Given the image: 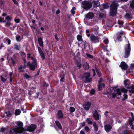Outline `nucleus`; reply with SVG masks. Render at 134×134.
<instances>
[{
	"mask_svg": "<svg viewBox=\"0 0 134 134\" xmlns=\"http://www.w3.org/2000/svg\"><path fill=\"white\" fill-rule=\"evenodd\" d=\"M13 58H12L11 59V60L12 63L13 64H15V62L14 59H15V57L14 56H13Z\"/></svg>",
	"mask_w": 134,
	"mask_h": 134,
	"instance_id": "34",
	"label": "nucleus"
},
{
	"mask_svg": "<svg viewBox=\"0 0 134 134\" xmlns=\"http://www.w3.org/2000/svg\"><path fill=\"white\" fill-rule=\"evenodd\" d=\"M103 81V79L102 78H100V80L98 81L99 82V84H100V83Z\"/></svg>",
	"mask_w": 134,
	"mask_h": 134,
	"instance_id": "52",
	"label": "nucleus"
},
{
	"mask_svg": "<svg viewBox=\"0 0 134 134\" xmlns=\"http://www.w3.org/2000/svg\"><path fill=\"white\" fill-rule=\"evenodd\" d=\"M6 21L4 20V18H2V17H0V22H4V23L6 22Z\"/></svg>",
	"mask_w": 134,
	"mask_h": 134,
	"instance_id": "32",
	"label": "nucleus"
},
{
	"mask_svg": "<svg viewBox=\"0 0 134 134\" xmlns=\"http://www.w3.org/2000/svg\"><path fill=\"white\" fill-rule=\"evenodd\" d=\"M130 6L134 9V0H133L132 3H131Z\"/></svg>",
	"mask_w": 134,
	"mask_h": 134,
	"instance_id": "35",
	"label": "nucleus"
},
{
	"mask_svg": "<svg viewBox=\"0 0 134 134\" xmlns=\"http://www.w3.org/2000/svg\"><path fill=\"white\" fill-rule=\"evenodd\" d=\"M126 18L127 19H131L132 18L131 15L129 14H126Z\"/></svg>",
	"mask_w": 134,
	"mask_h": 134,
	"instance_id": "29",
	"label": "nucleus"
},
{
	"mask_svg": "<svg viewBox=\"0 0 134 134\" xmlns=\"http://www.w3.org/2000/svg\"><path fill=\"white\" fill-rule=\"evenodd\" d=\"M58 114L59 118H62L63 117V114L62 111L59 110L58 112Z\"/></svg>",
	"mask_w": 134,
	"mask_h": 134,
	"instance_id": "21",
	"label": "nucleus"
},
{
	"mask_svg": "<svg viewBox=\"0 0 134 134\" xmlns=\"http://www.w3.org/2000/svg\"><path fill=\"white\" fill-rule=\"evenodd\" d=\"M75 10V7L73 8L72 10H71V12L72 14H74L75 13L74 10Z\"/></svg>",
	"mask_w": 134,
	"mask_h": 134,
	"instance_id": "37",
	"label": "nucleus"
},
{
	"mask_svg": "<svg viewBox=\"0 0 134 134\" xmlns=\"http://www.w3.org/2000/svg\"><path fill=\"white\" fill-rule=\"evenodd\" d=\"M5 19L7 21H10L12 20V18L8 16L5 18Z\"/></svg>",
	"mask_w": 134,
	"mask_h": 134,
	"instance_id": "26",
	"label": "nucleus"
},
{
	"mask_svg": "<svg viewBox=\"0 0 134 134\" xmlns=\"http://www.w3.org/2000/svg\"><path fill=\"white\" fill-rule=\"evenodd\" d=\"M54 36H55V39L57 41H58V40H59V39H58V37L57 36V34H55Z\"/></svg>",
	"mask_w": 134,
	"mask_h": 134,
	"instance_id": "46",
	"label": "nucleus"
},
{
	"mask_svg": "<svg viewBox=\"0 0 134 134\" xmlns=\"http://www.w3.org/2000/svg\"><path fill=\"white\" fill-rule=\"evenodd\" d=\"M22 66H20L19 68V70L21 72V71H23V70H22Z\"/></svg>",
	"mask_w": 134,
	"mask_h": 134,
	"instance_id": "53",
	"label": "nucleus"
},
{
	"mask_svg": "<svg viewBox=\"0 0 134 134\" xmlns=\"http://www.w3.org/2000/svg\"><path fill=\"white\" fill-rule=\"evenodd\" d=\"M104 42H105V44H108V39H106L104 41Z\"/></svg>",
	"mask_w": 134,
	"mask_h": 134,
	"instance_id": "45",
	"label": "nucleus"
},
{
	"mask_svg": "<svg viewBox=\"0 0 134 134\" xmlns=\"http://www.w3.org/2000/svg\"><path fill=\"white\" fill-rule=\"evenodd\" d=\"M14 3L15 4H18V2H17V1H14Z\"/></svg>",
	"mask_w": 134,
	"mask_h": 134,
	"instance_id": "64",
	"label": "nucleus"
},
{
	"mask_svg": "<svg viewBox=\"0 0 134 134\" xmlns=\"http://www.w3.org/2000/svg\"><path fill=\"white\" fill-rule=\"evenodd\" d=\"M17 125L19 127L13 129L12 130H10L9 133L12 134H17V133H21L23 131L24 129L22 127L23 123L21 122H19L18 123Z\"/></svg>",
	"mask_w": 134,
	"mask_h": 134,
	"instance_id": "2",
	"label": "nucleus"
},
{
	"mask_svg": "<svg viewBox=\"0 0 134 134\" xmlns=\"http://www.w3.org/2000/svg\"><path fill=\"white\" fill-rule=\"evenodd\" d=\"M77 38L78 40L79 41H82V37L80 35H79L77 36Z\"/></svg>",
	"mask_w": 134,
	"mask_h": 134,
	"instance_id": "28",
	"label": "nucleus"
},
{
	"mask_svg": "<svg viewBox=\"0 0 134 134\" xmlns=\"http://www.w3.org/2000/svg\"><path fill=\"white\" fill-rule=\"evenodd\" d=\"M12 75H13V73L12 72H11L10 74L9 75L10 76V77H12Z\"/></svg>",
	"mask_w": 134,
	"mask_h": 134,
	"instance_id": "61",
	"label": "nucleus"
},
{
	"mask_svg": "<svg viewBox=\"0 0 134 134\" xmlns=\"http://www.w3.org/2000/svg\"><path fill=\"white\" fill-rule=\"evenodd\" d=\"M118 24L120 25H122L123 22V21H120L119 20L118 21Z\"/></svg>",
	"mask_w": 134,
	"mask_h": 134,
	"instance_id": "40",
	"label": "nucleus"
},
{
	"mask_svg": "<svg viewBox=\"0 0 134 134\" xmlns=\"http://www.w3.org/2000/svg\"><path fill=\"white\" fill-rule=\"evenodd\" d=\"M127 48L126 49V58L129 57L130 55V52L131 50L130 44L129 43L127 45Z\"/></svg>",
	"mask_w": 134,
	"mask_h": 134,
	"instance_id": "11",
	"label": "nucleus"
},
{
	"mask_svg": "<svg viewBox=\"0 0 134 134\" xmlns=\"http://www.w3.org/2000/svg\"><path fill=\"white\" fill-rule=\"evenodd\" d=\"M11 24L10 22V21H7L5 24V25L6 26L7 25H9V26Z\"/></svg>",
	"mask_w": 134,
	"mask_h": 134,
	"instance_id": "39",
	"label": "nucleus"
},
{
	"mask_svg": "<svg viewBox=\"0 0 134 134\" xmlns=\"http://www.w3.org/2000/svg\"><path fill=\"white\" fill-rule=\"evenodd\" d=\"M20 37V36H16V40L17 41H19Z\"/></svg>",
	"mask_w": 134,
	"mask_h": 134,
	"instance_id": "43",
	"label": "nucleus"
},
{
	"mask_svg": "<svg viewBox=\"0 0 134 134\" xmlns=\"http://www.w3.org/2000/svg\"><path fill=\"white\" fill-rule=\"evenodd\" d=\"M27 57L28 58H30L31 57L30 56L31 55V54L30 53H29L27 54Z\"/></svg>",
	"mask_w": 134,
	"mask_h": 134,
	"instance_id": "55",
	"label": "nucleus"
},
{
	"mask_svg": "<svg viewBox=\"0 0 134 134\" xmlns=\"http://www.w3.org/2000/svg\"><path fill=\"white\" fill-rule=\"evenodd\" d=\"M93 125L94 127V130L96 131H97L98 129V127L96 123L94 122L93 123Z\"/></svg>",
	"mask_w": 134,
	"mask_h": 134,
	"instance_id": "22",
	"label": "nucleus"
},
{
	"mask_svg": "<svg viewBox=\"0 0 134 134\" xmlns=\"http://www.w3.org/2000/svg\"><path fill=\"white\" fill-rule=\"evenodd\" d=\"M94 16L93 13L90 12L88 13L86 16V17L89 19H92Z\"/></svg>",
	"mask_w": 134,
	"mask_h": 134,
	"instance_id": "12",
	"label": "nucleus"
},
{
	"mask_svg": "<svg viewBox=\"0 0 134 134\" xmlns=\"http://www.w3.org/2000/svg\"><path fill=\"white\" fill-rule=\"evenodd\" d=\"M36 126L35 125L32 124L28 127L27 129L29 131H33L36 129Z\"/></svg>",
	"mask_w": 134,
	"mask_h": 134,
	"instance_id": "10",
	"label": "nucleus"
},
{
	"mask_svg": "<svg viewBox=\"0 0 134 134\" xmlns=\"http://www.w3.org/2000/svg\"><path fill=\"white\" fill-rule=\"evenodd\" d=\"M88 124H92V121H89L88 122Z\"/></svg>",
	"mask_w": 134,
	"mask_h": 134,
	"instance_id": "57",
	"label": "nucleus"
},
{
	"mask_svg": "<svg viewBox=\"0 0 134 134\" xmlns=\"http://www.w3.org/2000/svg\"><path fill=\"white\" fill-rule=\"evenodd\" d=\"M120 66L122 69L126 70V63L125 62H121Z\"/></svg>",
	"mask_w": 134,
	"mask_h": 134,
	"instance_id": "16",
	"label": "nucleus"
},
{
	"mask_svg": "<svg viewBox=\"0 0 134 134\" xmlns=\"http://www.w3.org/2000/svg\"><path fill=\"white\" fill-rule=\"evenodd\" d=\"M117 87H111L110 89V94L112 95L111 96L112 98H115L116 96V94H118L119 95H120L122 94L121 93V92L122 93H123V96L124 97V98L122 99L123 100H124L126 99V90L125 88H122L121 89V91L119 89H117Z\"/></svg>",
	"mask_w": 134,
	"mask_h": 134,
	"instance_id": "1",
	"label": "nucleus"
},
{
	"mask_svg": "<svg viewBox=\"0 0 134 134\" xmlns=\"http://www.w3.org/2000/svg\"><path fill=\"white\" fill-rule=\"evenodd\" d=\"M7 40L8 41V43L9 44L10 43V40L8 38L7 39Z\"/></svg>",
	"mask_w": 134,
	"mask_h": 134,
	"instance_id": "49",
	"label": "nucleus"
},
{
	"mask_svg": "<svg viewBox=\"0 0 134 134\" xmlns=\"http://www.w3.org/2000/svg\"><path fill=\"white\" fill-rule=\"evenodd\" d=\"M15 20L16 23H19L20 22V20L19 19H15Z\"/></svg>",
	"mask_w": 134,
	"mask_h": 134,
	"instance_id": "50",
	"label": "nucleus"
},
{
	"mask_svg": "<svg viewBox=\"0 0 134 134\" xmlns=\"http://www.w3.org/2000/svg\"><path fill=\"white\" fill-rule=\"evenodd\" d=\"M104 9H107L109 8V5L108 3L103 4L102 5Z\"/></svg>",
	"mask_w": 134,
	"mask_h": 134,
	"instance_id": "24",
	"label": "nucleus"
},
{
	"mask_svg": "<svg viewBox=\"0 0 134 134\" xmlns=\"http://www.w3.org/2000/svg\"><path fill=\"white\" fill-rule=\"evenodd\" d=\"M64 77H63V78H62L60 79V81H64Z\"/></svg>",
	"mask_w": 134,
	"mask_h": 134,
	"instance_id": "62",
	"label": "nucleus"
},
{
	"mask_svg": "<svg viewBox=\"0 0 134 134\" xmlns=\"http://www.w3.org/2000/svg\"><path fill=\"white\" fill-rule=\"evenodd\" d=\"M85 130L87 131V132H88L89 131L90 129L87 126L85 127Z\"/></svg>",
	"mask_w": 134,
	"mask_h": 134,
	"instance_id": "41",
	"label": "nucleus"
},
{
	"mask_svg": "<svg viewBox=\"0 0 134 134\" xmlns=\"http://www.w3.org/2000/svg\"><path fill=\"white\" fill-rule=\"evenodd\" d=\"M1 129V130H0V131L2 132H4L5 130V129L4 128H2Z\"/></svg>",
	"mask_w": 134,
	"mask_h": 134,
	"instance_id": "44",
	"label": "nucleus"
},
{
	"mask_svg": "<svg viewBox=\"0 0 134 134\" xmlns=\"http://www.w3.org/2000/svg\"><path fill=\"white\" fill-rule=\"evenodd\" d=\"M120 35L119 36V37L120 38L121 37V36L120 35H122V34L123 35V32H120Z\"/></svg>",
	"mask_w": 134,
	"mask_h": 134,
	"instance_id": "58",
	"label": "nucleus"
},
{
	"mask_svg": "<svg viewBox=\"0 0 134 134\" xmlns=\"http://www.w3.org/2000/svg\"><path fill=\"white\" fill-rule=\"evenodd\" d=\"M105 129L106 131H109L111 129V126L109 125H106L104 126Z\"/></svg>",
	"mask_w": 134,
	"mask_h": 134,
	"instance_id": "15",
	"label": "nucleus"
},
{
	"mask_svg": "<svg viewBox=\"0 0 134 134\" xmlns=\"http://www.w3.org/2000/svg\"><path fill=\"white\" fill-rule=\"evenodd\" d=\"M40 55L41 56V57L43 59H45V56L44 54L43 53V52H42L40 53Z\"/></svg>",
	"mask_w": 134,
	"mask_h": 134,
	"instance_id": "27",
	"label": "nucleus"
},
{
	"mask_svg": "<svg viewBox=\"0 0 134 134\" xmlns=\"http://www.w3.org/2000/svg\"><path fill=\"white\" fill-rule=\"evenodd\" d=\"M38 49L39 53L43 52L40 47H38Z\"/></svg>",
	"mask_w": 134,
	"mask_h": 134,
	"instance_id": "47",
	"label": "nucleus"
},
{
	"mask_svg": "<svg viewBox=\"0 0 134 134\" xmlns=\"http://www.w3.org/2000/svg\"><path fill=\"white\" fill-rule=\"evenodd\" d=\"M95 92V90H92L91 91L90 93L92 95H93L94 93Z\"/></svg>",
	"mask_w": 134,
	"mask_h": 134,
	"instance_id": "42",
	"label": "nucleus"
},
{
	"mask_svg": "<svg viewBox=\"0 0 134 134\" xmlns=\"http://www.w3.org/2000/svg\"><path fill=\"white\" fill-rule=\"evenodd\" d=\"M1 80L3 82H5L6 81V79L4 78L2 76H1Z\"/></svg>",
	"mask_w": 134,
	"mask_h": 134,
	"instance_id": "36",
	"label": "nucleus"
},
{
	"mask_svg": "<svg viewBox=\"0 0 134 134\" xmlns=\"http://www.w3.org/2000/svg\"><path fill=\"white\" fill-rule=\"evenodd\" d=\"M20 113V111L19 109H18L15 110V115H18Z\"/></svg>",
	"mask_w": 134,
	"mask_h": 134,
	"instance_id": "25",
	"label": "nucleus"
},
{
	"mask_svg": "<svg viewBox=\"0 0 134 134\" xmlns=\"http://www.w3.org/2000/svg\"><path fill=\"white\" fill-rule=\"evenodd\" d=\"M38 41L40 45L41 46H43V42L42 40V38L41 37H40L38 38Z\"/></svg>",
	"mask_w": 134,
	"mask_h": 134,
	"instance_id": "20",
	"label": "nucleus"
},
{
	"mask_svg": "<svg viewBox=\"0 0 134 134\" xmlns=\"http://www.w3.org/2000/svg\"><path fill=\"white\" fill-rule=\"evenodd\" d=\"M118 3L115 1L112 2V3L110 6V15L111 16L115 15L117 13V7L118 6Z\"/></svg>",
	"mask_w": 134,
	"mask_h": 134,
	"instance_id": "3",
	"label": "nucleus"
},
{
	"mask_svg": "<svg viewBox=\"0 0 134 134\" xmlns=\"http://www.w3.org/2000/svg\"><path fill=\"white\" fill-rule=\"evenodd\" d=\"M129 80L126 79V82L129 81ZM128 84L127 83H126V88L127 89H126V93L127 91H129L131 93H134V87L131 85H128L127 86Z\"/></svg>",
	"mask_w": 134,
	"mask_h": 134,
	"instance_id": "6",
	"label": "nucleus"
},
{
	"mask_svg": "<svg viewBox=\"0 0 134 134\" xmlns=\"http://www.w3.org/2000/svg\"><path fill=\"white\" fill-rule=\"evenodd\" d=\"M81 65L80 64H77V66L78 67H79V68H80V67L81 66Z\"/></svg>",
	"mask_w": 134,
	"mask_h": 134,
	"instance_id": "63",
	"label": "nucleus"
},
{
	"mask_svg": "<svg viewBox=\"0 0 134 134\" xmlns=\"http://www.w3.org/2000/svg\"><path fill=\"white\" fill-rule=\"evenodd\" d=\"M55 123L57 126H58V127L60 129H62V127L61 126V125L60 124V123L58 121H55Z\"/></svg>",
	"mask_w": 134,
	"mask_h": 134,
	"instance_id": "23",
	"label": "nucleus"
},
{
	"mask_svg": "<svg viewBox=\"0 0 134 134\" xmlns=\"http://www.w3.org/2000/svg\"><path fill=\"white\" fill-rule=\"evenodd\" d=\"M60 12V11L59 10H57L56 12V14H59Z\"/></svg>",
	"mask_w": 134,
	"mask_h": 134,
	"instance_id": "54",
	"label": "nucleus"
},
{
	"mask_svg": "<svg viewBox=\"0 0 134 134\" xmlns=\"http://www.w3.org/2000/svg\"><path fill=\"white\" fill-rule=\"evenodd\" d=\"M99 16L100 19H102V18L103 17V16H102L101 15H99Z\"/></svg>",
	"mask_w": 134,
	"mask_h": 134,
	"instance_id": "59",
	"label": "nucleus"
},
{
	"mask_svg": "<svg viewBox=\"0 0 134 134\" xmlns=\"http://www.w3.org/2000/svg\"><path fill=\"white\" fill-rule=\"evenodd\" d=\"M82 7L86 9H90L92 6V3L88 1H83L82 2Z\"/></svg>",
	"mask_w": 134,
	"mask_h": 134,
	"instance_id": "4",
	"label": "nucleus"
},
{
	"mask_svg": "<svg viewBox=\"0 0 134 134\" xmlns=\"http://www.w3.org/2000/svg\"><path fill=\"white\" fill-rule=\"evenodd\" d=\"M80 134H85V133L82 131H81L80 132Z\"/></svg>",
	"mask_w": 134,
	"mask_h": 134,
	"instance_id": "60",
	"label": "nucleus"
},
{
	"mask_svg": "<svg viewBox=\"0 0 134 134\" xmlns=\"http://www.w3.org/2000/svg\"><path fill=\"white\" fill-rule=\"evenodd\" d=\"M25 76L27 79L29 78L30 77V76L27 74H25Z\"/></svg>",
	"mask_w": 134,
	"mask_h": 134,
	"instance_id": "48",
	"label": "nucleus"
},
{
	"mask_svg": "<svg viewBox=\"0 0 134 134\" xmlns=\"http://www.w3.org/2000/svg\"><path fill=\"white\" fill-rule=\"evenodd\" d=\"M92 3L94 4L93 5V7H97L99 5V3L98 2L93 1Z\"/></svg>",
	"mask_w": 134,
	"mask_h": 134,
	"instance_id": "17",
	"label": "nucleus"
},
{
	"mask_svg": "<svg viewBox=\"0 0 134 134\" xmlns=\"http://www.w3.org/2000/svg\"><path fill=\"white\" fill-rule=\"evenodd\" d=\"M15 49H16L19 50L18 46L16 44L15 45Z\"/></svg>",
	"mask_w": 134,
	"mask_h": 134,
	"instance_id": "51",
	"label": "nucleus"
},
{
	"mask_svg": "<svg viewBox=\"0 0 134 134\" xmlns=\"http://www.w3.org/2000/svg\"><path fill=\"white\" fill-rule=\"evenodd\" d=\"M31 65V64L30 62H29L27 64V66H30V65Z\"/></svg>",
	"mask_w": 134,
	"mask_h": 134,
	"instance_id": "56",
	"label": "nucleus"
},
{
	"mask_svg": "<svg viewBox=\"0 0 134 134\" xmlns=\"http://www.w3.org/2000/svg\"><path fill=\"white\" fill-rule=\"evenodd\" d=\"M90 74L88 72L85 73L83 76V80L85 83L89 82L92 81V78H90Z\"/></svg>",
	"mask_w": 134,
	"mask_h": 134,
	"instance_id": "5",
	"label": "nucleus"
},
{
	"mask_svg": "<svg viewBox=\"0 0 134 134\" xmlns=\"http://www.w3.org/2000/svg\"><path fill=\"white\" fill-rule=\"evenodd\" d=\"M5 113L7 114V117H8L9 116L11 115H12V113H10L9 111H6L5 112Z\"/></svg>",
	"mask_w": 134,
	"mask_h": 134,
	"instance_id": "31",
	"label": "nucleus"
},
{
	"mask_svg": "<svg viewBox=\"0 0 134 134\" xmlns=\"http://www.w3.org/2000/svg\"><path fill=\"white\" fill-rule=\"evenodd\" d=\"M70 112H74L75 110V108L73 107H71L70 108Z\"/></svg>",
	"mask_w": 134,
	"mask_h": 134,
	"instance_id": "33",
	"label": "nucleus"
},
{
	"mask_svg": "<svg viewBox=\"0 0 134 134\" xmlns=\"http://www.w3.org/2000/svg\"><path fill=\"white\" fill-rule=\"evenodd\" d=\"M131 114L132 116V118H129V120L128 121L130 125H131V124H133L134 120L133 114L132 113H131Z\"/></svg>",
	"mask_w": 134,
	"mask_h": 134,
	"instance_id": "13",
	"label": "nucleus"
},
{
	"mask_svg": "<svg viewBox=\"0 0 134 134\" xmlns=\"http://www.w3.org/2000/svg\"><path fill=\"white\" fill-rule=\"evenodd\" d=\"M105 84L104 83L102 84H99L98 85V88L99 91H101L102 89V88H104V87Z\"/></svg>",
	"mask_w": 134,
	"mask_h": 134,
	"instance_id": "19",
	"label": "nucleus"
},
{
	"mask_svg": "<svg viewBox=\"0 0 134 134\" xmlns=\"http://www.w3.org/2000/svg\"><path fill=\"white\" fill-rule=\"evenodd\" d=\"M96 72L98 74V77H100L101 76V73L100 72H99L98 70L96 69Z\"/></svg>",
	"mask_w": 134,
	"mask_h": 134,
	"instance_id": "30",
	"label": "nucleus"
},
{
	"mask_svg": "<svg viewBox=\"0 0 134 134\" xmlns=\"http://www.w3.org/2000/svg\"><path fill=\"white\" fill-rule=\"evenodd\" d=\"M86 55L87 57H89V58H92L93 57V56L92 55L90 54H89L87 53Z\"/></svg>",
	"mask_w": 134,
	"mask_h": 134,
	"instance_id": "38",
	"label": "nucleus"
},
{
	"mask_svg": "<svg viewBox=\"0 0 134 134\" xmlns=\"http://www.w3.org/2000/svg\"><path fill=\"white\" fill-rule=\"evenodd\" d=\"M83 67L85 70H87L89 69V65L87 63H86L83 65Z\"/></svg>",
	"mask_w": 134,
	"mask_h": 134,
	"instance_id": "18",
	"label": "nucleus"
},
{
	"mask_svg": "<svg viewBox=\"0 0 134 134\" xmlns=\"http://www.w3.org/2000/svg\"><path fill=\"white\" fill-rule=\"evenodd\" d=\"M93 116L95 119L96 120H98L99 119V117L98 114L96 110H95L94 113L93 114Z\"/></svg>",
	"mask_w": 134,
	"mask_h": 134,
	"instance_id": "14",
	"label": "nucleus"
},
{
	"mask_svg": "<svg viewBox=\"0 0 134 134\" xmlns=\"http://www.w3.org/2000/svg\"><path fill=\"white\" fill-rule=\"evenodd\" d=\"M37 67V63L36 59H34L32 62L30 68L31 70L34 71L36 68Z\"/></svg>",
	"mask_w": 134,
	"mask_h": 134,
	"instance_id": "7",
	"label": "nucleus"
},
{
	"mask_svg": "<svg viewBox=\"0 0 134 134\" xmlns=\"http://www.w3.org/2000/svg\"><path fill=\"white\" fill-rule=\"evenodd\" d=\"M90 39L92 42H94L96 40L98 41L99 38L97 36H95L94 35H91L90 37Z\"/></svg>",
	"mask_w": 134,
	"mask_h": 134,
	"instance_id": "9",
	"label": "nucleus"
},
{
	"mask_svg": "<svg viewBox=\"0 0 134 134\" xmlns=\"http://www.w3.org/2000/svg\"><path fill=\"white\" fill-rule=\"evenodd\" d=\"M91 105V103L89 102H87L83 105V107L86 110H87L89 109Z\"/></svg>",
	"mask_w": 134,
	"mask_h": 134,
	"instance_id": "8",
	"label": "nucleus"
}]
</instances>
